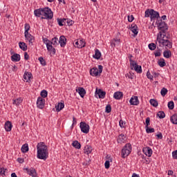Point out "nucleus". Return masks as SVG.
<instances>
[{"label": "nucleus", "instance_id": "nucleus-1", "mask_svg": "<svg viewBox=\"0 0 177 177\" xmlns=\"http://www.w3.org/2000/svg\"><path fill=\"white\" fill-rule=\"evenodd\" d=\"M37 158L39 160H44L46 161L48 157H49V152L48 151V146L45 145V142H39L37 145Z\"/></svg>", "mask_w": 177, "mask_h": 177}, {"label": "nucleus", "instance_id": "nucleus-2", "mask_svg": "<svg viewBox=\"0 0 177 177\" xmlns=\"http://www.w3.org/2000/svg\"><path fill=\"white\" fill-rule=\"evenodd\" d=\"M156 41H158L160 46H165L166 49H171L172 48V42L165 39V34L159 32L157 35Z\"/></svg>", "mask_w": 177, "mask_h": 177}, {"label": "nucleus", "instance_id": "nucleus-3", "mask_svg": "<svg viewBox=\"0 0 177 177\" xmlns=\"http://www.w3.org/2000/svg\"><path fill=\"white\" fill-rule=\"evenodd\" d=\"M41 19L52 20V19H53V12H52V10L48 7L44 8H43V17H41Z\"/></svg>", "mask_w": 177, "mask_h": 177}, {"label": "nucleus", "instance_id": "nucleus-4", "mask_svg": "<svg viewBox=\"0 0 177 177\" xmlns=\"http://www.w3.org/2000/svg\"><path fill=\"white\" fill-rule=\"evenodd\" d=\"M156 24L158 26V30H160L159 32L162 34H165L167 30H168V25L165 21H162V19L156 21Z\"/></svg>", "mask_w": 177, "mask_h": 177}, {"label": "nucleus", "instance_id": "nucleus-5", "mask_svg": "<svg viewBox=\"0 0 177 177\" xmlns=\"http://www.w3.org/2000/svg\"><path fill=\"white\" fill-rule=\"evenodd\" d=\"M132 151V145L128 143L126 144L124 148L122 149V158H125V157H128L131 152Z\"/></svg>", "mask_w": 177, "mask_h": 177}, {"label": "nucleus", "instance_id": "nucleus-6", "mask_svg": "<svg viewBox=\"0 0 177 177\" xmlns=\"http://www.w3.org/2000/svg\"><path fill=\"white\" fill-rule=\"evenodd\" d=\"M130 66L131 70H135L138 74H142V66L138 65V64L132 60V59H130Z\"/></svg>", "mask_w": 177, "mask_h": 177}, {"label": "nucleus", "instance_id": "nucleus-7", "mask_svg": "<svg viewBox=\"0 0 177 177\" xmlns=\"http://www.w3.org/2000/svg\"><path fill=\"white\" fill-rule=\"evenodd\" d=\"M102 71H103V66L99 65L98 69L97 68H93L92 69H91L90 74L93 77H97L99 74H102Z\"/></svg>", "mask_w": 177, "mask_h": 177}, {"label": "nucleus", "instance_id": "nucleus-8", "mask_svg": "<svg viewBox=\"0 0 177 177\" xmlns=\"http://www.w3.org/2000/svg\"><path fill=\"white\" fill-rule=\"evenodd\" d=\"M80 127L83 133H89V124H86L84 122H81Z\"/></svg>", "mask_w": 177, "mask_h": 177}, {"label": "nucleus", "instance_id": "nucleus-9", "mask_svg": "<svg viewBox=\"0 0 177 177\" xmlns=\"http://www.w3.org/2000/svg\"><path fill=\"white\" fill-rule=\"evenodd\" d=\"M37 106L38 109H44V107H45V99L41 97H39L37 101Z\"/></svg>", "mask_w": 177, "mask_h": 177}, {"label": "nucleus", "instance_id": "nucleus-10", "mask_svg": "<svg viewBox=\"0 0 177 177\" xmlns=\"http://www.w3.org/2000/svg\"><path fill=\"white\" fill-rule=\"evenodd\" d=\"M95 96L96 97L98 96L100 99H104L106 97V91H103L102 89L97 88L95 91Z\"/></svg>", "mask_w": 177, "mask_h": 177}, {"label": "nucleus", "instance_id": "nucleus-11", "mask_svg": "<svg viewBox=\"0 0 177 177\" xmlns=\"http://www.w3.org/2000/svg\"><path fill=\"white\" fill-rule=\"evenodd\" d=\"M155 19H157V21H158V19H161L160 18V14L158 13V12L151 9V20H155Z\"/></svg>", "mask_w": 177, "mask_h": 177}, {"label": "nucleus", "instance_id": "nucleus-12", "mask_svg": "<svg viewBox=\"0 0 177 177\" xmlns=\"http://www.w3.org/2000/svg\"><path fill=\"white\" fill-rule=\"evenodd\" d=\"M24 171H26L28 174V175H30V176L35 177L37 176V171L35 169L31 167L30 169L25 168L24 169Z\"/></svg>", "mask_w": 177, "mask_h": 177}, {"label": "nucleus", "instance_id": "nucleus-13", "mask_svg": "<svg viewBox=\"0 0 177 177\" xmlns=\"http://www.w3.org/2000/svg\"><path fill=\"white\" fill-rule=\"evenodd\" d=\"M85 41H84V39H80L75 41L74 46H75V48H79V49H82V48H85Z\"/></svg>", "mask_w": 177, "mask_h": 177}, {"label": "nucleus", "instance_id": "nucleus-14", "mask_svg": "<svg viewBox=\"0 0 177 177\" xmlns=\"http://www.w3.org/2000/svg\"><path fill=\"white\" fill-rule=\"evenodd\" d=\"M24 35L26 41H28L29 45H32V44H34V41H35V37L30 33L25 34Z\"/></svg>", "mask_w": 177, "mask_h": 177}, {"label": "nucleus", "instance_id": "nucleus-15", "mask_svg": "<svg viewBox=\"0 0 177 177\" xmlns=\"http://www.w3.org/2000/svg\"><path fill=\"white\" fill-rule=\"evenodd\" d=\"M142 151L147 157H151L153 154V150L149 147L143 148Z\"/></svg>", "mask_w": 177, "mask_h": 177}, {"label": "nucleus", "instance_id": "nucleus-16", "mask_svg": "<svg viewBox=\"0 0 177 177\" xmlns=\"http://www.w3.org/2000/svg\"><path fill=\"white\" fill-rule=\"evenodd\" d=\"M58 43H59L60 46L62 48H64L66 46V44H67V39L64 35L61 36L59 37V39L58 40Z\"/></svg>", "mask_w": 177, "mask_h": 177}, {"label": "nucleus", "instance_id": "nucleus-17", "mask_svg": "<svg viewBox=\"0 0 177 177\" xmlns=\"http://www.w3.org/2000/svg\"><path fill=\"white\" fill-rule=\"evenodd\" d=\"M130 104L132 106H138L139 104V99L138 98V96L132 97L129 100Z\"/></svg>", "mask_w": 177, "mask_h": 177}, {"label": "nucleus", "instance_id": "nucleus-18", "mask_svg": "<svg viewBox=\"0 0 177 177\" xmlns=\"http://www.w3.org/2000/svg\"><path fill=\"white\" fill-rule=\"evenodd\" d=\"M124 96V93L121 91H116L113 94V97L116 100H120V99H122V97Z\"/></svg>", "mask_w": 177, "mask_h": 177}, {"label": "nucleus", "instance_id": "nucleus-19", "mask_svg": "<svg viewBox=\"0 0 177 177\" xmlns=\"http://www.w3.org/2000/svg\"><path fill=\"white\" fill-rule=\"evenodd\" d=\"M76 92H78L81 97H84V96H85L86 94V91H85V88L82 87H79L77 89H76Z\"/></svg>", "mask_w": 177, "mask_h": 177}, {"label": "nucleus", "instance_id": "nucleus-20", "mask_svg": "<svg viewBox=\"0 0 177 177\" xmlns=\"http://www.w3.org/2000/svg\"><path fill=\"white\" fill-rule=\"evenodd\" d=\"M34 13L36 17H41V16H43L44 15V8L35 10Z\"/></svg>", "mask_w": 177, "mask_h": 177}, {"label": "nucleus", "instance_id": "nucleus-21", "mask_svg": "<svg viewBox=\"0 0 177 177\" xmlns=\"http://www.w3.org/2000/svg\"><path fill=\"white\" fill-rule=\"evenodd\" d=\"M12 122L10 121H7L5 123L4 127L7 132H10L12 131Z\"/></svg>", "mask_w": 177, "mask_h": 177}, {"label": "nucleus", "instance_id": "nucleus-22", "mask_svg": "<svg viewBox=\"0 0 177 177\" xmlns=\"http://www.w3.org/2000/svg\"><path fill=\"white\" fill-rule=\"evenodd\" d=\"M131 31L134 33V35H138V33L139 32L138 31V26L133 24H131Z\"/></svg>", "mask_w": 177, "mask_h": 177}, {"label": "nucleus", "instance_id": "nucleus-23", "mask_svg": "<svg viewBox=\"0 0 177 177\" xmlns=\"http://www.w3.org/2000/svg\"><path fill=\"white\" fill-rule=\"evenodd\" d=\"M55 109H56V111L59 113V111L64 109V103L59 102L58 104L55 106Z\"/></svg>", "mask_w": 177, "mask_h": 177}, {"label": "nucleus", "instance_id": "nucleus-24", "mask_svg": "<svg viewBox=\"0 0 177 177\" xmlns=\"http://www.w3.org/2000/svg\"><path fill=\"white\" fill-rule=\"evenodd\" d=\"M12 62H20V55L19 54H14L11 56Z\"/></svg>", "mask_w": 177, "mask_h": 177}, {"label": "nucleus", "instance_id": "nucleus-25", "mask_svg": "<svg viewBox=\"0 0 177 177\" xmlns=\"http://www.w3.org/2000/svg\"><path fill=\"white\" fill-rule=\"evenodd\" d=\"M125 139H127V137H125L124 134L119 135L118 138V143H124L125 142Z\"/></svg>", "mask_w": 177, "mask_h": 177}, {"label": "nucleus", "instance_id": "nucleus-26", "mask_svg": "<svg viewBox=\"0 0 177 177\" xmlns=\"http://www.w3.org/2000/svg\"><path fill=\"white\" fill-rule=\"evenodd\" d=\"M170 121L174 124V125H177V113L174 114L170 118Z\"/></svg>", "mask_w": 177, "mask_h": 177}, {"label": "nucleus", "instance_id": "nucleus-27", "mask_svg": "<svg viewBox=\"0 0 177 177\" xmlns=\"http://www.w3.org/2000/svg\"><path fill=\"white\" fill-rule=\"evenodd\" d=\"M24 79L25 81H26V82H28L30 80H31V73L25 72L24 75Z\"/></svg>", "mask_w": 177, "mask_h": 177}, {"label": "nucleus", "instance_id": "nucleus-28", "mask_svg": "<svg viewBox=\"0 0 177 177\" xmlns=\"http://www.w3.org/2000/svg\"><path fill=\"white\" fill-rule=\"evenodd\" d=\"M84 154H91L92 153V147L87 145L84 147Z\"/></svg>", "mask_w": 177, "mask_h": 177}, {"label": "nucleus", "instance_id": "nucleus-29", "mask_svg": "<svg viewBox=\"0 0 177 177\" xmlns=\"http://www.w3.org/2000/svg\"><path fill=\"white\" fill-rule=\"evenodd\" d=\"M102 57V53L98 49L95 50V55L93 56L94 59H97V60H99L100 57Z\"/></svg>", "mask_w": 177, "mask_h": 177}, {"label": "nucleus", "instance_id": "nucleus-30", "mask_svg": "<svg viewBox=\"0 0 177 177\" xmlns=\"http://www.w3.org/2000/svg\"><path fill=\"white\" fill-rule=\"evenodd\" d=\"M163 56L166 59H169V57H171V56H172V53L171 52V50H165L163 52Z\"/></svg>", "mask_w": 177, "mask_h": 177}, {"label": "nucleus", "instance_id": "nucleus-31", "mask_svg": "<svg viewBox=\"0 0 177 177\" xmlns=\"http://www.w3.org/2000/svg\"><path fill=\"white\" fill-rule=\"evenodd\" d=\"M19 45L20 49H21L24 51L27 50V44H26V43H24L23 41H20L19 43Z\"/></svg>", "mask_w": 177, "mask_h": 177}, {"label": "nucleus", "instance_id": "nucleus-32", "mask_svg": "<svg viewBox=\"0 0 177 177\" xmlns=\"http://www.w3.org/2000/svg\"><path fill=\"white\" fill-rule=\"evenodd\" d=\"M12 100H13V104H15V106H19L20 103L23 102V99H21V97H18Z\"/></svg>", "mask_w": 177, "mask_h": 177}, {"label": "nucleus", "instance_id": "nucleus-33", "mask_svg": "<svg viewBox=\"0 0 177 177\" xmlns=\"http://www.w3.org/2000/svg\"><path fill=\"white\" fill-rule=\"evenodd\" d=\"M47 50H49V52H53V54L56 53V49L53 48V46H52V44L50 43L48 46H46Z\"/></svg>", "mask_w": 177, "mask_h": 177}, {"label": "nucleus", "instance_id": "nucleus-34", "mask_svg": "<svg viewBox=\"0 0 177 177\" xmlns=\"http://www.w3.org/2000/svg\"><path fill=\"white\" fill-rule=\"evenodd\" d=\"M57 23L59 24V26H64V24H66V21H67V19H57Z\"/></svg>", "mask_w": 177, "mask_h": 177}, {"label": "nucleus", "instance_id": "nucleus-35", "mask_svg": "<svg viewBox=\"0 0 177 177\" xmlns=\"http://www.w3.org/2000/svg\"><path fill=\"white\" fill-rule=\"evenodd\" d=\"M50 44L51 45H54V46H57L59 45V39L57 37L53 38Z\"/></svg>", "mask_w": 177, "mask_h": 177}, {"label": "nucleus", "instance_id": "nucleus-36", "mask_svg": "<svg viewBox=\"0 0 177 177\" xmlns=\"http://www.w3.org/2000/svg\"><path fill=\"white\" fill-rule=\"evenodd\" d=\"M149 103L153 107H157L158 106V102L156 100L151 99Z\"/></svg>", "mask_w": 177, "mask_h": 177}, {"label": "nucleus", "instance_id": "nucleus-37", "mask_svg": "<svg viewBox=\"0 0 177 177\" xmlns=\"http://www.w3.org/2000/svg\"><path fill=\"white\" fill-rule=\"evenodd\" d=\"M158 66H160V67H165L167 64L165 63V60L163 58H161L158 62Z\"/></svg>", "mask_w": 177, "mask_h": 177}, {"label": "nucleus", "instance_id": "nucleus-38", "mask_svg": "<svg viewBox=\"0 0 177 177\" xmlns=\"http://www.w3.org/2000/svg\"><path fill=\"white\" fill-rule=\"evenodd\" d=\"M72 146H73L75 149H81V144L77 140L74 141L72 143Z\"/></svg>", "mask_w": 177, "mask_h": 177}, {"label": "nucleus", "instance_id": "nucleus-39", "mask_svg": "<svg viewBox=\"0 0 177 177\" xmlns=\"http://www.w3.org/2000/svg\"><path fill=\"white\" fill-rule=\"evenodd\" d=\"M22 153H27L28 151V144H24L21 149Z\"/></svg>", "mask_w": 177, "mask_h": 177}, {"label": "nucleus", "instance_id": "nucleus-40", "mask_svg": "<svg viewBox=\"0 0 177 177\" xmlns=\"http://www.w3.org/2000/svg\"><path fill=\"white\" fill-rule=\"evenodd\" d=\"M167 106L169 110H174V108L175 107V104L174 103V101H170L168 102Z\"/></svg>", "mask_w": 177, "mask_h": 177}, {"label": "nucleus", "instance_id": "nucleus-41", "mask_svg": "<svg viewBox=\"0 0 177 177\" xmlns=\"http://www.w3.org/2000/svg\"><path fill=\"white\" fill-rule=\"evenodd\" d=\"M157 115L160 120L162 118H165V113H164V111L158 112Z\"/></svg>", "mask_w": 177, "mask_h": 177}, {"label": "nucleus", "instance_id": "nucleus-42", "mask_svg": "<svg viewBox=\"0 0 177 177\" xmlns=\"http://www.w3.org/2000/svg\"><path fill=\"white\" fill-rule=\"evenodd\" d=\"M30 24H25V32H24V35L26 34H29L28 31H30Z\"/></svg>", "mask_w": 177, "mask_h": 177}, {"label": "nucleus", "instance_id": "nucleus-43", "mask_svg": "<svg viewBox=\"0 0 177 177\" xmlns=\"http://www.w3.org/2000/svg\"><path fill=\"white\" fill-rule=\"evenodd\" d=\"M167 93H168V90L166 88L163 87L161 89L160 95H162V96H165V95H167Z\"/></svg>", "mask_w": 177, "mask_h": 177}, {"label": "nucleus", "instance_id": "nucleus-44", "mask_svg": "<svg viewBox=\"0 0 177 177\" xmlns=\"http://www.w3.org/2000/svg\"><path fill=\"white\" fill-rule=\"evenodd\" d=\"M147 133H153L155 132L154 128L145 127Z\"/></svg>", "mask_w": 177, "mask_h": 177}, {"label": "nucleus", "instance_id": "nucleus-45", "mask_svg": "<svg viewBox=\"0 0 177 177\" xmlns=\"http://www.w3.org/2000/svg\"><path fill=\"white\" fill-rule=\"evenodd\" d=\"M38 60L40 62V63L42 66H46V62L45 61L44 57H39Z\"/></svg>", "mask_w": 177, "mask_h": 177}, {"label": "nucleus", "instance_id": "nucleus-46", "mask_svg": "<svg viewBox=\"0 0 177 177\" xmlns=\"http://www.w3.org/2000/svg\"><path fill=\"white\" fill-rule=\"evenodd\" d=\"M148 46L150 50H154L156 48V44L154 43L149 44Z\"/></svg>", "mask_w": 177, "mask_h": 177}, {"label": "nucleus", "instance_id": "nucleus-47", "mask_svg": "<svg viewBox=\"0 0 177 177\" xmlns=\"http://www.w3.org/2000/svg\"><path fill=\"white\" fill-rule=\"evenodd\" d=\"M40 95L41 97L45 98L48 96V91H46V90H42Z\"/></svg>", "mask_w": 177, "mask_h": 177}, {"label": "nucleus", "instance_id": "nucleus-48", "mask_svg": "<svg viewBox=\"0 0 177 177\" xmlns=\"http://www.w3.org/2000/svg\"><path fill=\"white\" fill-rule=\"evenodd\" d=\"M105 111L109 113H111V105L110 104H107L105 109Z\"/></svg>", "mask_w": 177, "mask_h": 177}, {"label": "nucleus", "instance_id": "nucleus-49", "mask_svg": "<svg viewBox=\"0 0 177 177\" xmlns=\"http://www.w3.org/2000/svg\"><path fill=\"white\" fill-rule=\"evenodd\" d=\"M150 16L151 17V10H147L145 11V17H150Z\"/></svg>", "mask_w": 177, "mask_h": 177}, {"label": "nucleus", "instance_id": "nucleus-50", "mask_svg": "<svg viewBox=\"0 0 177 177\" xmlns=\"http://www.w3.org/2000/svg\"><path fill=\"white\" fill-rule=\"evenodd\" d=\"M43 42L45 44V45H46V46L50 44V41H49L48 38H43Z\"/></svg>", "mask_w": 177, "mask_h": 177}, {"label": "nucleus", "instance_id": "nucleus-51", "mask_svg": "<svg viewBox=\"0 0 177 177\" xmlns=\"http://www.w3.org/2000/svg\"><path fill=\"white\" fill-rule=\"evenodd\" d=\"M104 165L106 169H109L110 168V160H106Z\"/></svg>", "mask_w": 177, "mask_h": 177}, {"label": "nucleus", "instance_id": "nucleus-52", "mask_svg": "<svg viewBox=\"0 0 177 177\" xmlns=\"http://www.w3.org/2000/svg\"><path fill=\"white\" fill-rule=\"evenodd\" d=\"M66 21L68 26H73V24H74V21L71 19H66V21Z\"/></svg>", "mask_w": 177, "mask_h": 177}, {"label": "nucleus", "instance_id": "nucleus-53", "mask_svg": "<svg viewBox=\"0 0 177 177\" xmlns=\"http://www.w3.org/2000/svg\"><path fill=\"white\" fill-rule=\"evenodd\" d=\"M145 128H147V127H149V125H150V118H147L146 120H145Z\"/></svg>", "mask_w": 177, "mask_h": 177}, {"label": "nucleus", "instance_id": "nucleus-54", "mask_svg": "<svg viewBox=\"0 0 177 177\" xmlns=\"http://www.w3.org/2000/svg\"><path fill=\"white\" fill-rule=\"evenodd\" d=\"M135 17H133V15L128 16V21L129 23H132Z\"/></svg>", "mask_w": 177, "mask_h": 177}, {"label": "nucleus", "instance_id": "nucleus-55", "mask_svg": "<svg viewBox=\"0 0 177 177\" xmlns=\"http://www.w3.org/2000/svg\"><path fill=\"white\" fill-rule=\"evenodd\" d=\"M147 77L149 80H153V75H151L149 71L147 73Z\"/></svg>", "mask_w": 177, "mask_h": 177}, {"label": "nucleus", "instance_id": "nucleus-56", "mask_svg": "<svg viewBox=\"0 0 177 177\" xmlns=\"http://www.w3.org/2000/svg\"><path fill=\"white\" fill-rule=\"evenodd\" d=\"M172 155H173V158H175V160H177V150L173 151Z\"/></svg>", "mask_w": 177, "mask_h": 177}, {"label": "nucleus", "instance_id": "nucleus-57", "mask_svg": "<svg viewBox=\"0 0 177 177\" xmlns=\"http://www.w3.org/2000/svg\"><path fill=\"white\" fill-rule=\"evenodd\" d=\"M0 175H5V168H0Z\"/></svg>", "mask_w": 177, "mask_h": 177}, {"label": "nucleus", "instance_id": "nucleus-58", "mask_svg": "<svg viewBox=\"0 0 177 177\" xmlns=\"http://www.w3.org/2000/svg\"><path fill=\"white\" fill-rule=\"evenodd\" d=\"M17 161H18V162H19V164H23V162H24V159H23L21 158H18Z\"/></svg>", "mask_w": 177, "mask_h": 177}, {"label": "nucleus", "instance_id": "nucleus-59", "mask_svg": "<svg viewBox=\"0 0 177 177\" xmlns=\"http://www.w3.org/2000/svg\"><path fill=\"white\" fill-rule=\"evenodd\" d=\"M115 45H117V43L115 41H114L113 40H112L111 42V46L112 48H115Z\"/></svg>", "mask_w": 177, "mask_h": 177}, {"label": "nucleus", "instance_id": "nucleus-60", "mask_svg": "<svg viewBox=\"0 0 177 177\" xmlns=\"http://www.w3.org/2000/svg\"><path fill=\"white\" fill-rule=\"evenodd\" d=\"M30 56L28 55V54L27 53H24V59L25 60H28Z\"/></svg>", "mask_w": 177, "mask_h": 177}, {"label": "nucleus", "instance_id": "nucleus-61", "mask_svg": "<svg viewBox=\"0 0 177 177\" xmlns=\"http://www.w3.org/2000/svg\"><path fill=\"white\" fill-rule=\"evenodd\" d=\"M154 55H155V57H158L161 56V53H160V51H157V52H156V53H154Z\"/></svg>", "mask_w": 177, "mask_h": 177}, {"label": "nucleus", "instance_id": "nucleus-62", "mask_svg": "<svg viewBox=\"0 0 177 177\" xmlns=\"http://www.w3.org/2000/svg\"><path fill=\"white\" fill-rule=\"evenodd\" d=\"M119 124H120V127L121 128H124V124H125V123H124V121L120 120V121L119 122Z\"/></svg>", "mask_w": 177, "mask_h": 177}, {"label": "nucleus", "instance_id": "nucleus-63", "mask_svg": "<svg viewBox=\"0 0 177 177\" xmlns=\"http://www.w3.org/2000/svg\"><path fill=\"white\" fill-rule=\"evenodd\" d=\"M157 138H158V139H162V133H159L158 134L156 135Z\"/></svg>", "mask_w": 177, "mask_h": 177}, {"label": "nucleus", "instance_id": "nucleus-64", "mask_svg": "<svg viewBox=\"0 0 177 177\" xmlns=\"http://www.w3.org/2000/svg\"><path fill=\"white\" fill-rule=\"evenodd\" d=\"M112 41H114L116 44H120V39H113Z\"/></svg>", "mask_w": 177, "mask_h": 177}]
</instances>
